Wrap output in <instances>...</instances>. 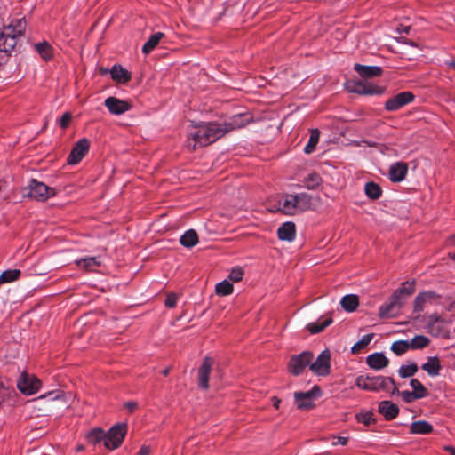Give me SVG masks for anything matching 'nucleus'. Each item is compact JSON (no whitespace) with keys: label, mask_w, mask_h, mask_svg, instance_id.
<instances>
[{"label":"nucleus","mask_w":455,"mask_h":455,"mask_svg":"<svg viewBox=\"0 0 455 455\" xmlns=\"http://www.w3.org/2000/svg\"><path fill=\"white\" fill-rule=\"evenodd\" d=\"M17 387L22 394L31 395L39 391L41 381L36 375L23 371L17 381Z\"/></svg>","instance_id":"8"},{"label":"nucleus","mask_w":455,"mask_h":455,"mask_svg":"<svg viewBox=\"0 0 455 455\" xmlns=\"http://www.w3.org/2000/svg\"><path fill=\"white\" fill-rule=\"evenodd\" d=\"M127 432V425L116 424L113 426L107 433L104 446L108 450H116L123 443Z\"/></svg>","instance_id":"6"},{"label":"nucleus","mask_w":455,"mask_h":455,"mask_svg":"<svg viewBox=\"0 0 455 455\" xmlns=\"http://www.w3.org/2000/svg\"><path fill=\"white\" fill-rule=\"evenodd\" d=\"M414 94L411 92H402L385 102V108L387 111H396L414 100Z\"/></svg>","instance_id":"13"},{"label":"nucleus","mask_w":455,"mask_h":455,"mask_svg":"<svg viewBox=\"0 0 455 455\" xmlns=\"http://www.w3.org/2000/svg\"><path fill=\"white\" fill-rule=\"evenodd\" d=\"M213 363V358L206 356L198 369V386L204 390L209 388V377Z\"/></svg>","instance_id":"18"},{"label":"nucleus","mask_w":455,"mask_h":455,"mask_svg":"<svg viewBox=\"0 0 455 455\" xmlns=\"http://www.w3.org/2000/svg\"><path fill=\"white\" fill-rule=\"evenodd\" d=\"M340 305L344 310L354 312L359 305V299L355 294H348L341 299Z\"/></svg>","instance_id":"29"},{"label":"nucleus","mask_w":455,"mask_h":455,"mask_svg":"<svg viewBox=\"0 0 455 455\" xmlns=\"http://www.w3.org/2000/svg\"><path fill=\"white\" fill-rule=\"evenodd\" d=\"M90 148V141L86 138L80 139L74 145L67 162L68 164H78L88 153Z\"/></svg>","instance_id":"14"},{"label":"nucleus","mask_w":455,"mask_h":455,"mask_svg":"<svg viewBox=\"0 0 455 455\" xmlns=\"http://www.w3.org/2000/svg\"><path fill=\"white\" fill-rule=\"evenodd\" d=\"M280 403H281V400L276 397V396H274L272 397V403H273V406L277 410L279 409V405H280Z\"/></svg>","instance_id":"55"},{"label":"nucleus","mask_w":455,"mask_h":455,"mask_svg":"<svg viewBox=\"0 0 455 455\" xmlns=\"http://www.w3.org/2000/svg\"><path fill=\"white\" fill-rule=\"evenodd\" d=\"M321 388L314 386L307 392H296L294 394L295 403L299 410H309L315 406V400L321 395Z\"/></svg>","instance_id":"7"},{"label":"nucleus","mask_w":455,"mask_h":455,"mask_svg":"<svg viewBox=\"0 0 455 455\" xmlns=\"http://www.w3.org/2000/svg\"><path fill=\"white\" fill-rule=\"evenodd\" d=\"M440 303V296L433 291L419 293L414 299V312L421 313L428 305Z\"/></svg>","instance_id":"11"},{"label":"nucleus","mask_w":455,"mask_h":455,"mask_svg":"<svg viewBox=\"0 0 455 455\" xmlns=\"http://www.w3.org/2000/svg\"><path fill=\"white\" fill-rule=\"evenodd\" d=\"M411 348L410 342L407 340H398L392 344L391 350L396 355H402Z\"/></svg>","instance_id":"40"},{"label":"nucleus","mask_w":455,"mask_h":455,"mask_svg":"<svg viewBox=\"0 0 455 455\" xmlns=\"http://www.w3.org/2000/svg\"><path fill=\"white\" fill-rule=\"evenodd\" d=\"M331 323L332 319L329 317L323 321L309 323L307 325V329L312 334L319 333L323 331L326 327H328Z\"/></svg>","instance_id":"37"},{"label":"nucleus","mask_w":455,"mask_h":455,"mask_svg":"<svg viewBox=\"0 0 455 455\" xmlns=\"http://www.w3.org/2000/svg\"><path fill=\"white\" fill-rule=\"evenodd\" d=\"M312 206V196L307 193L284 195L278 202V211L286 215L306 212Z\"/></svg>","instance_id":"3"},{"label":"nucleus","mask_w":455,"mask_h":455,"mask_svg":"<svg viewBox=\"0 0 455 455\" xmlns=\"http://www.w3.org/2000/svg\"><path fill=\"white\" fill-rule=\"evenodd\" d=\"M366 363L370 368L379 371L388 365L389 360L383 353H373L367 356Z\"/></svg>","instance_id":"20"},{"label":"nucleus","mask_w":455,"mask_h":455,"mask_svg":"<svg viewBox=\"0 0 455 455\" xmlns=\"http://www.w3.org/2000/svg\"><path fill=\"white\" fill-rule=\"evenodd\" d=\"M357 421L363 423L364 426H370L375 421L373 415L371 411H364L356 414Z\"/></svg>","instance_id":"44"},{"label":"nucleus","mask_w":455,"mask_h":455,"mask_svg":"<svg viewBox=\"0 0 455 455\" xmlns=\"http://www.w3.org/2000/svg\"><path fill=\"white\" fill-rule=\"evenodd\" d=\"M149 454H150V447L148 445H142L138 453V455H149Z\"/></svg>","instance_id":"53"},{"label":"nucleus","mask_w":455,"mask_h":455,"mask_svg":"<svg viewBox=\"0 0 455 455\" xmlns=\"http://www.w3.org/2000/svg\"><path fill=\"white\" fill-rule=\"evenodd\" d=\"M71 118H72V116L69 112L64 113L60 119V126L62 129L67 128L71 121Z\"/></svg>","instance_id":"49"},{"label":"nucleus","mask_w":455,"mask_h":455,"mask_svg":"<svg viewBox=\"0 0 455 455\" xmlns=\"http://www.w3.org/2000/svg\"><path fill=\"white\" fill-rule=\"evenodd\" d=\"M164 36V34L162 32H156L151 35L148 40L142 46L143 53L148 54L149 52H151L156 47V45L159 44V42Z\"/></svg>","instance_id":"30"},{"label":"nucleus","mask_w":455,"mask_h":455,"mask_svg":"<svg viewBox=\"0 0 455 455\" xmlns=\"http://www.w3.org/2000/svg\"><path fill=\"white\" fill-rule=\"evenodd\" d=\"M0 283H3L2 281H0Z\"/></svg>","instance_id":"62"},{"label":"nucleus","mask_w":455,"mask_h":455,"mask_svg":"<svg viewBox=\"0 0 455 455\" xmlns=\"http://www.w3.org/2000/svg\"><path fill=\"white\" fill-rule=\"evenodd\" d=\"M25 18L14 19L0 31V52L10 55L17 44V39L25 33Z\"/></svg>","instance_id":"2"},{"label":"nucleus","mask_w":455,"mask_h":455,"mask_svg":"<svg viewBox=\"0 0 455 455\" xmlns=\"http://www.w3.org/2000/svg\"><path fill=\"white\" fill-rule=\"evenodd\" d=\"M433 426L426 420H417L411 424L410 433L413 435H427L433 432Z\"/></svg>","instance_id":"25"},{"label":"nucleus","mask_w":455,"mask_h":455,"mask_svg":"<svg viewBox=\"0 0 455 455\" xmlns=\"http://www.w3.org/2000/svg\"><path fill=\"white\" fill-rule=\"evenodd\" d=\"M355 385L359 388L366 391L379 392L386 391L396 394L398 389L394 379L384 376L360 375L355 379Z\"/></svg>","instance_id":"4"},{"label":"nucleus","mask_w":455,"mask_h":455,"mask_svg":"<svg viewBox=\"0 0 455 455\" xmlns=\"http://www.w3.org/2000/svg\"><path fill=\"white\" fill-rule=\"evenodd\" d=\"M313 358V354L308 351L291 356L288 364L289 371L295 376L301 374L307 366L310 367Z\"/></svg>","instance_id":"10"},{"label":"nucleus","mask_w":455,"mask_h":455,"mask_svg":"<svg viewBox=\"0 0 455 455\" xmlns=\"http://www.w3.org/2000/svg\"><path fill=\"white\" fill-rule=\"evenodd\" d=\"M444 450H445V451H449L451 454V453H455V448H454V447H452V446H445V447H444Z\"/></svg>","instance_id":"57"},{"label":"nucleus","mask_w":455,"mask_h":455,"mask_svg":"<svg viewBox=\"0 0 455 455\" xmlns=\"http://www.w3.org/2000/svg\"><path fill=\"white\" fill-rule=\"evenodd\" d=\"M397 393L399 394V391ZM400 395L402 396L403 400L408 403L419 399L418 396L412 391L409 390L402 391L400 393Z\"/></svg>","instance_id":"47"},{"label":"nucleus","mask_w":455,"mask_h":455,"mask_svg":"<svg viewBox=\"0 0 455 455\" xmlns=\"http://www.w3.org/2000/svg\"><path fill=\"white\" fill-rule=\"evenodd\" d=\"M76 265L80 267L90 269L94 266H100V262L95 257H88L84 259H80L76 261Z\"/></svg>","instance_id":"43"},{"label":"nucleus","mask_w":455,"mask_h":455,"mask_svg":"<svg viewBox=\"0 0 455 455\" xmlns=\"http://www.w3.org/2000/svg\"><path fill=\"white\" fill-rule=\"evenodd\" d=\"M253 121L252 116L250 113H241L234 115L223 123H219L221 130H224L223 134L233 132L237 129L243 128Z\"/></svg>","instance_id":"9"},{"label":"nucleus","mask_w":455,"mask_h":455,"mask_svg":"<svg viewBox=\"0 0 455 455\" xmlns=\"http://www.w3.org/2000/svg\"><path fill=\"white\" fill-rule=\"evenodd\" d=\"M410 385L412 387V392L418 396L419 399L427 396V389L419 379H411L410 381Z\"/></svg>","instance_id":"36"},{"label":"nucleus","mask_w":455,"mask_h":455,"mask_svg":"<svg viewBox=\"0 0 455 455\" xmlns=\"http://www.w3.org/2000/svg\"><path fill=\"white\" fill-rule=\"evenodd\" d=\"M76 450H77L78 451H83V450H84V446H83V445H79V446H77Z\"/></svg>","instance_id":"59"},{"label":"nucleus","mask_w":455,"mask_h":455,"mask_svg":"<svg viewBox=\"0 0 455 455\" xmlns=\"http://www.w3.org/2000/svg\"><path fill=\"white\" fill-rule=\"evenodd\" d=\"M20 275V270L19 269H7L4 271L0 275V281L3 283H11L19 279Z\"/></svg>","instance_id":"39"},{"label":"nucleus","mask_w":455,"mask_h":455,"mask_svg":"<svg viewBox=\"0 0 455 455\" xmlns=\"http://www.w3.org/2000/svg\"><path fill=\"white\" fill-rule=\"evenodd\" d=\"M224 130H221L219 123L202 124L195 126L188 133L186 147L189 150L204 147L222 138Z\"/></svg>","instance_id":"1"},{"label":"nucleus","mask_w":455,"mask_h":455,"mask_svg":"<svg viewBox=\"0 0 455 455\" xmlns=\"http://www.w3.org/2000/svg\"><path fill=\"white\" fill-rule=\"evenodd\" d=\"M347 90L361 95H376L382 93V89L379 87L362 81H351L347 83Z\"/></svg>","instance_id":"16"},{"label":"nucleus","mask_w":455,"mask_h":455,"mask_svg":"<svg viewBox=\"0 0 455 455\" xmlns=\"http://www.w3.org/2000/svg\"><path fill=\"white\" fill-rule=\"evenodd\" d=\"M105 107L108 109L112 115L119 116L131 109L132 105L126 101L118 98L110 96L108 97L104 101Z\"/></svg>","instance_id":"17"},{"label":"nucleus","mask_w":455,"mask_h":455,"mask_svg":"<svg viewBox=\"0 0 455 455\" xmlns=\"http://www.w3.org/2000/svg\"><path fill=\"white\" fill-rule=\"evenodd\" d=\"M243 271L241 267H235L229 273V279L233 282H239L243 279Z\"/></svg>","instance_id":"46"},{"label":"nucleus","mask_w":455,"mask_h":455,"mask_svg":"<svg viewBox=\"0 0 455 455\" xmlns=\"http://www.w3.org/2000/svg\"><path fill=\"white\" fill-rule=\"evenodd\" d=\"M382 188L374 181L366 182L364 185V193L371 200H377L382 196Z\"/></svg>","instance_id":"28"},{"label":"nucleus","mask_w":455,"mask_h":455,"mask_svg":"<svg viewBox=\"0 0 455 455\" xmlns=\"http://www.w3.org/2000/svg\"><path fill=\"white\" fill-rule=\"evenodd\" d=\"M379 412L383 415L387 420L396 418L399 413V408L390 401H382L379 403Z\"/></svg>","instance_id":"21"},{"label":"nucleus","mask_w":455,"mask_h":455,"mask_svg":"<svg viewBox=\"0 0 455 455\" xmlns=\"http://www.w3.org/2000/svg\"><path fill=\"white\" fill-rule=\"evenodd\" d=\"M26 189L28 190L27 196L38 202H45L56 196V189L54 188L49 187L36 179L29 180Z\"/></svg>","instance_id":"5"},{"label":"nucleus","mask_w":455,"mask_h":455,"mask_svg":"<svg viewBox=\"0 0 455 455\" xmlns=\"http://www.w3.org/2000/svg\"><path fill=\"white\" fill-rule=\"evenodd\" d=\"M347 441H348V438L347 437H344V436H334L332 438V442H331V444L333 446H336V445H346L347 443Z\"/></svg>","instance_id":"51"},{"label":"nucleus","mask_w":455,"mask_h":455,"mask_svg":"<svg viewBox=\"0 0 455 455\" xmlns=\"http://www.w3.org/2000/svg\"><path fill=\"white\" fill-rule=\"evenodd\" d=\"M450 66H451V67H452V68L455 69V61L451 62V63L450 64Z\"/></svg>","instance_id":"60"},{"label":"nucleus","mask_w":455,"mask_h":455,"mask_svg":"<svg viewBox=\"0 0 455 455\" xmlns=\"http://www.w3.org/2000/svg\"><path fill=\"white\" fill-rule=\"evenodd\" d=\"M111 77L119 83H127L131 80V74L121 66L114 65L110 70Z\"/></svg>","instance_id":"27"},{"label":"nucleus","mask_w":455,"mask_h":455,"mask_svg":"<svg viewBox=\"0 0 455 455\" xmlns=\"http://www.w3.org/2000/svg\"><path fill=\"white\" fill-rule=\"evenodd\" d=\"M429 376L435 377L440 374L441 363L437 356H429L427 362L421 366Z\"/></svg>","instance_id":"24"},{"label":"nucleus","mask_w":455,"mask_h":455,"mask_svg":"<svg viewBox=\"0 0 455 455\" xmlns=\"http://www.w3.org/2000/svg\"><path fill=\"white\" fill-rule=\"evenodd\" d=\"M163 374H164V376H167V375L169 374V369H164V370L163 371Z\"/></svg>","instance_id":"58"},{"label":"nucleus","mask_w":455,"mask_h":455,"mask_svg":"<svg viewBox=\"0 0 455 455\" xmlns=\"http://www.w3.org/2000/svg\"><path fill=\"white\" fill-rule=\"evenodd\" d=\"M278 238L283 241L291 242L295 239L296 228L293 222L288 221L279 227Z\"/></svg>","instance_id":"23"},{"label":"nucleus","mask_w":455,"mask_h":455,"mask_svg":"<svg viewBox=\"0 0 455 455\" xmlns=\"http://www.w3.org/2000/svg\"><path fill=\"white\" fill-rule=\"evenodd\" d=\"M418 371V366L416 363H412L407 365H401L399 368V375L401 378H409L413 376Z\"/></svg>","instance_id":"42"},{"label":"nucleus","mask_w":455,"mask_h":455,"mask_svg":"<svg viewBox=\"0 0 455 455\" xmlns=\"http://www.w3.org/2000/svg\"><path fill=\"white\" fill-rule=\"evenodd\" d=\"M178 297L174 293H170L167 295L164 305L169 308H174L177 306Z\"/></svg>","instance_id":"48"},{"label":"nucleus","mask_w":455,"mask_h":455,"mask_svg":"<svg viewBox=\"0 0 455 455\" xmlns=\"http://www.w3.org/2000/svg\"><path fill=\"white\" fill-rule=\"evenodd\" d=\"M7 389L4 387L2 383H0V404L4 401V398L7 395Z\"/></svg>","instance_id":"52"},{"label":"nucleus","mask_w":455,"mask_h":455,"mask_svg":"<svg viewBox=\"0 0 455 455\" xmlns=\"http://www.w3.org/2000/svg\"><path fill=\"white\" fill-rule=\"evenodd\" d=\"M137 406L138 404L135 402H128L125 403V408H127L130 412H132L134 410H136Z\"/></svg>","instance_id":"54"},{"label":"nucleus","mask_w":455,"mask_h":455,"mask_svg":"<svg viewBox=\"0 0 455 455\" xmlns=\"http://www.w3.org/2000/svg\"><path fill=\"white\" fill-rule=\"evenodd\" d=\"M374 337L373 333L363 335L360 340H358L351 348L353 354H358L364 349L372 340Z\"/></svg>","instance_id":"35"},{"label":"nucleus","mask_w":455,"mask_h":455,"mask_svg":"<svg viewBox=\"0 0 455 455\" xmlns=\"http://www.w3.org/2000/svg\"><path fill=\"white\" fill-rule=\"evenodd\" d=\"M451 455H455V452H454V453H451Z\"/></svg>","instance_id":"61"},{"label":"nucleus","mask_w":455,"mask_h":455,"mask_svg":"<svg viewBox=\"0 0 455 455\" xmlns=\"http://www.w3.org/2000/svg\"><path fill=\"white\" fill-rule=\"evenodd\" d=\"M403 305V301L399 300L396 295H391L390 298L379 307V315L380 318H391L397 315Z\"/></svg>","instance_id":"15"},{"label":"nucleus","mask_w":455,"mask_h":455,"mask_svg":"<svg viewBox=\"0 0 455 455\" xmlns=\"http://www.w3.org/2000/svg\"><path fill=\"white\" fill-rule=\"evenodd\" d=\"M415 291V282L411 281H406L402 283L401 286L395 290L392 294L396 295V298L399 299V300L403 301V297H409L411 294H413Z\"/></svg>","instance_id":"26"},{"label":"nucleus","mask_w":455,"mask_h":455,"mask_svg":"<svg viewBox=\"0 0 455 455\" xmlns=\"http://www.w3.org/2000/svg\"><path fill=\"white\" fill-rule=\"evenodd\" d=\"M448 242L451 245L455 246V234L449 237Z\"/></svg>","instance_id":"56"},{"label":"nucleus","mask_w":455,"mask_h":455,"mask_svg":"<svg viewBox=\"0 0 455 455\" xmlns=\"http://www.w3.org/2000/svg\"><path fill=\"white\" fill-rule=\"evenodd\" d=\"M35 48L44 60H49L52 58V47L49 43L43 42L36 44Z\"/></svg>","instance_id":"33"},{"label":"nucleus","mask_w":455,"mask_h":455,"mask_svg":"<svg viewBox=\"0 0 455 455\" xmlns=\"http://www.w3.org/2000/svg\"><path fill=\"white\" fill-rule=\"evenodd\" d=\"M233 291H234V286L228 280H224L220 283H218L215 286V291L220 296L229 295L233 292Z\"/></svg>","instance_id":"38"},{"label":"nucleus","mask_w":455,"mask_h":455,"mask_svg":"<svg viewBox=\"0 0 455 455\" xmlns=\"http://www.w3.org/2000/svg\"><path fill=\"white\" fill-rule=\"evenodd\" d=\"M429 344V339L423 335L415 336L410 342L411 348L421 349Z\"/></svg>","instance_id":"41"},{"label":"nucleus","mask_w":455,"mask_h":455,"mask_svg":"<svg viewBox=\"0 0 455 455\" xmlns=\"http://www.w3.org/2000/svg\"><path fill=\"white\" fill-rule=\"evenodd\" d=\"M310 370L318 376H327L331 371V354L323 351L314 363H310Z\"/></svg>","instance_id":"12"},{"label":"nucleus","mask_w":455,"mask_h":455,"mask_svg":"<svg viewBox=\"0 0 455 455\" xmlns=\"http://www.w3.org/2000/svg\"><path fill=\"white\" fill-rule=\"evenodd\" d=\"M354 69L364 78L376 77L382 75V68L379 66H365L359 63L355 64Z\"/></svg>","instance_id":"22"},{"label":"nucleus","mask_w":455,"mask_h":455,"mask_svg":"<svg viewBox=\"0 0 455 455\" xmlns=\"http://www.w3.org/2000/svg\"><path fill=\"white\" fill-rule=\"evenodd\" d=\"M322 183L319 174L313 172L308 174L303 180L304 187L307 189H315Z\"/></svg>","instance_id":"34"},{"label":"nucleus","mask_w":455,"mask_h":455,"mask_svg":"<svg viewBox=\"0 0 455 455\" xmlns=\"http://www.w3.org/2000/svg\"><path fill=\"white\" fill-rule=\"evenodd\" d=\"M60 396H61L60 392L51 391L46 394L41 395L39 396V399H45V398L49 397L51 400H57V399L60 398Z\"/></svg>","instance_id":"50"},{"label":"nucleus","mask_w":455,"mask_h":455,"mask_svg":"<svg viewBox=\"0 0 455 455\" xmlns=\"http://www.w3.org/2000/svg\"><path fill=\"white\" fill-rule=\"evenodd\" d=\"M317 142H318V132L316 131L315 133L313 132L311 134L309 141L307 144V146L305 147V149H304L305 152L307 154H310L314 150V148H315V147Z\"/></svg>","instance_id":"45"},{"label":"nucleus","mask_w":455,"mask_h":455,"mask_svg":"<svg viewBox=\"0 0 455 455\" xmlns=\"http://www.w3.org/2000/svg\"><path fill=\"white\" fill-rule=\"evenodd\" d=\"M180 242L184 247L191 248L197 244L198 235L194 229H189L180 236Z\"/></svg>","instance_id":"31"},{"label":"nucleus","mask_w":455,"mask_h":455,"mask_svg":"<svg viewBox=\"0 0 455 455\" xmlns=\"http://www.w3.org/2000/svg\"><path fill=\"white\" fill-rule=\"evenodd\" d=\"M408 164L403 161L393 163L389 166L388 178L392 182L403 181L408 173Z\"/></svg>","instance_id":"19"},{"label":"nucleus","mask_w":455,"mask_h":455,"mask_svg":"<svg viewBox=\"0 0 455 455\" xmlns=\"http://www.w3.org/2000/svg\"><path fill=\"white\" fill-rule=\"evenodd\" d=\"M106 432L100 427H95L92 429L86 435L88 443L92 444H97L100 442L105 443Z\"/></svg>","instance_id":"32"}]
</instances>
